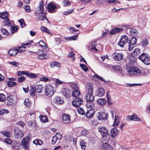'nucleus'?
Returning <instances> with one entry per match:
<instances>
[{
	"label": "nucleus",
	"mask_w": 150,
	"mask_h": 150,
	"mask_svg": "<svg viewBox=\"0 0 150 150\" xmlns=\"http://www.w3.org/2000/svg\"><path fill=\"white\" fill-rule=\"evenodd\" d=\"M77 37V35H75L74 36H72L69 37H65L64 39L65 40H68L69 41H71L72 40H75L76 38Z\"/></svg>",
	"instance_id": "obj_48"
},
{
	"label": "nucleus",
	"mask_w": 150,
	"mask_h": 150,
	"mask_svg": "<svg viewBox=\"0 0 150 150\" xmlns=\"http://www.w3.org/2000/svg\"><path fill=\"white\" fill-rule=\"evenodd\" d=\"M80 95V92L77 90H75L72 92V95L74 97H77Z\"/></svg>",
	"instance_id": "obj_41"
},
{
	"label": "nucleus",
	"mask_w": 150,
	"mask_h": 150,
	"mask_svg": "<svg viewBox=\"0 0 150 150\" xmlns=\"http://www.w3.org/2000/svg\"><path fill=\"white\" fill-rule=\"evenodd\" d=\"M1 31L2 33L4 35H8L10 34L9 32L5 29H1Z\"/></svg>",
	"instance_id": "obj_55"
},
{
	"label": "nucleus",
	"mask_w": 150,
	"mask_h": 150,
	"mask_svg": "<svg viewBox=\"0 0 150 150\" xmlns=\"http://www.w3.org/2000/svg\"><path fill=\"white\" fill-rule=\"evenodd\" d=\"M147 19L145 18H140L138 20V23L139 25L142 28H144L146 24Z\"/></svg>",
	"instance_id": "obj_13"
},
{
	"label": "nucleus",
	"mask_w": 150,
	"mask_h": 150,
	"mask_svg": "<svg viewBox=\"0 0 150 150\" xmlns=\"http://www.w3.org/2000/svg\"><path fill=\"white\" fill-rule=\"evenodd\" d=\"M136 30L132 28L129 31V33L132 36H135L137 35V32Z\"/></svg>",
	"instance_id": "obj_40"
},
{
	"label": "nucleus",
	"mask_w": 150,
	"mask_h": 150,
	"mask_svg": "<svg viewBox=\"0 0 150 150\" xmlns=\"http://www.w3.org/2000/svg\"><path fill=\"white\" fill-rule=\"evenodd\" d=\"M60 8V6L57 4L50 3L48 4V11L51 13L56 12L57 11V9Z\"/></svg>",
	"instance_id": "obj_3"
},
{
	"label": "nucleus",
	"mask_w": 150,
	"mask_h": 150,
	"mask_svg": "<svg viewBox=\"0 0 150 150\" xmlns=\"http://www.w3.org/2000/svg\"><path fill=\"white\" fill-rule=\"evenodd\" d=\"M127 117L131 120L137 121L139 122L142 121V120L136 115H129Z\"/></svg>",
	"instance_id": "obj_21"
},
{
	"label": "nucleus",
	"mask_w": 150,
	"mask_h": 150,
	"mask_svg": "<svg viewBox=\"0 0 150 150\" xmlns=\"http://www.w3.org/2000/svg\"><path fill=\"white\" fill-rule=\"evenodd\" d=\"M105 93V91L103 88H100L97 91V96L99 97H101L103 96Z\"/></svg>",
	"instance_id": "obj_32"
},
{
	"label": "nucleus",
	"mask_w": 150,
	"mask_h": 150,
	"mask_svg": "<svg viewBox=\"0 0 150 150\" xmlns=\"http://www.w3.org/2000/svg\"><path fill=\"white\" fill-rule=\"evenodd\" d=\"M108 115L103 112H99L98 117L99 120H106L108 118Z\"/></svg>",
	"instance_id": "obj_11"
},
{
	"label": "nucleus",
	"mask_w": 150,
	"mask_h": 150,
	"mask_svg": "<svg viewBox=\"0 0 150 150\" xmlns=\"http://www.w3.org/2000/svg\"><path fill=\"white\" fill-rule=\"evenodd\" d=\"M11 29L12 30V33H14L15 32H16L18 30V28L16 26H12L11 28Z\"/></svg>",
	"instance_id": "obj_64"
},
{
	"label": "nucleus",
	"mask_w": 150,
	"mask_h": 150,
	"mask_svg": "<svg viewBox=\"0 0 150 150\" xmlns=\"http://www.w3.org/2000/svg\"><path fill=\"white\" fill-rule=\"evenodd\" d=\"M113 59L116 61H120L123 58V54L122 53L119 51H117L115 52L113 55Z\"/></svg>",
	"instance_id": "obj_8"
},
{
	"label": "nucleus",
	"mask_w": 150,
	"mask_h": 150,
	"mask_svg": "<svg viewBox=\"0 0 150 150\" xmlns=\"http://www.w3.org/2000/svg\"><path fill=\"white\" fill-rule=\"evenodd\" d=\"M140 50L139 48L136 49L133 52V54L134 57H137L140 54Z\"/></svg>",
	"instance_id": "obj_42"
},
{
	"label": "nucleus",
	"mask_w": 150,
	"mask_h": 150,
	"mask_svg": "<svg viewBox=\"0 0 150 150\" xmlns=\"http://www.w3.org/2000/svg\"><path fill=\"white\" fill-rule=\"evenodd\" d=\"M97 102L98 104L102 106L105 105L106 103L105 99L101 98L98 99Z\"/></svg>",
	"instance_id": "obj_30"
},
{
	"label": "nucleus",
	"mask_w": 150,
	"mask_h": 150,
	"mask_svg": "<svg viewBox=\"0 0 150 150\" xmlns=\"http://www.w3.org/2000/svg\"><path fill=\"white\" fill-rule=\"evenodd\" d=\"M39 118L41 122L44 123L47 122L48 121V119L46 116L44 115H40Z\"/></svg>",
	"instance_id": "obj_36"
},
{
	"label": "nucleus",
	"mask_w": 150,
	"mask_h": 150,
	"mask_svg": "<svg viewBox=\"0 0 150 150\" xmlns=\"http://www.w3.org/2000/svg\"><path fill=\"white\" fill-rule=\"evenodd\" d=\"M86 101H94V97L92 93H87L86 96Z\"/></svg>",
	"instance_id": "obj_24"
},
{
	"label": "nucleus",
	"mask_w": 150,
	"mask_h": 150,
	"mask_svg": "<svg viewBox=\"0 0 150 150\" xmlns=\"http://www.w3.org/2000/svg\"><path fill=\"white\" fill-rule=\"evenodd\" d=\"M14 135L15 137L17 139L21 138L24 136V133L21 130L16 127L14 129Z\"/></svg>",
	"instance_id": "obj_5"
},
{
	"label": "nucleus",
	"mask_w": 150,
	"mask_h": 150,
	"mask_svg": "<svg viewBox=\"0 0 150 150\" xmlns=\"http://www.w3.org/2000/svg\"><path fill=\"white\" fill-rule=\"evenodd\" d=\"M44 2L43 1L39 3V6L38 8V13H41L44 10Z\"/></svg>",
	"instance_id": "obj_22"
},
{
	"label": "nucleus",
	"mask_w": 150,
	"mask_h": 150,
	"mask_svg": "<svg viewBox=\"0 0 150 150\" xmlns=\"http://www.w3.org/2000/svg\"><path fill=\"white\" fill-rule=\"evenodd\" d=\"M25 48L23 47H20L16 49V50H17V53L18 52L21 53L25 51Z\"/></svg>",
	"instance_id": "obj_51"
},
{
	"label": "nucleus",
	"mask_w": 150,
	"mask_h": 150,
	"mask_svg": "<svg viewBox=\"0 0 150 150\" xmlns=\"http://www.w3.org/2000/svg\"><path fill=\"white\" fill-rule=\"evenodd\" d=\"M40 20L43 21L45 19H47L45 15L42 14L41 13H40L38 16Z\"/></svg>",
	"instance_id": "obj_47"
},
{
	"label": "nucleus",
	"mask_w": 150,
	"mask_h": 150,
	"mask_svg": "<svg viewBox=\"0 0 150 150\" xmlns=\"http://www.w3.org/2000/svg\"><path fill=\"white\" fill-rule=\"evenodd\" d=\"M4 142L6 143L9 144H11L13 142L12 140L8 138L4 140Z\"/></svg>",
	"instance_id": "obj_60"
},
{
	"label": "nucleus",
	"mask_w": 150,
	"mask_h": 150,
	"mask_svg": "<svg viewBox=\"0 0 150 150\" xmlns=\"http://www.w3.org/2000/svg\"><path fill=\"white\" fill-rule=\"evenodd\" d=\"M26 76L28 77L32 78H35L37 77V76L35 74L30 73L27 71H26Z\"/></svg>",
	"instance_id": "obj_34"
},
{
	"label": "nucleus",
	"mask_w": 150,
	"mask_h": 150,
	"mask_svg": "<svg viewBox=\"0 0 150 150\" xmlns=\"http://www.w3.org/2000/svg\"><path fill=\"white\" fill-rule=\"evenodd\" d=\"M102 136V142H103L107 143L110 139V136L108 134L105 135H101Z\"/></svg>",
	"instance_id": "obj_28"
},
{
	"label": "nucleus",
	"mask_w": 150,
	"mask_h": 150,
	"mask_svg": "<svg viewBox=\"0 0 150 150\" xmlns=\"http://www.w3.org/2000/svg\"><path fill=\"white\" fill-rule=\"evenodd\" d=\"M1 133L8 137H9L11 136L10 132H4V131H2L1 132Z\"/></svg>",
	"instance_id": "obj_53"
},
{
	"label": "nucleus",
	"mask_w": 150,
	"mask_h": 150,
	"mask_svg": "<svg viewBox=\"0 0 150 150\" xmlns=\"http://www.w3.org/2000/svg\"><path fill=\"white\" fill-rule=\"evenodd\" d=\"M8 13L6 11L0 13V18L3 19L4 20L8 18Z\"/></svg>",
	"instance_id": "obj_25"
},
{
	"label": "nucleus",
	"mask_w": 150,
	"mask_h": 150,
	"mask_svg": "<svg viewBox=\"0 0 150 150\" xmlns=\"http://www.w3.org/2000/svg\"><path fill=\"white\" fill-rule=\"evenodd\" d=\"M95 113L94 110L91 109L87 111L86 113V117L88 119L92 117Z\"/></svg>",
	"instance_id": "obj_20"
},
{
	"label": "nucleus",
	"mask_w": 150,
	"mask_h": 150,
	"mask_svg": "<svg viewBox=\"0 0 150 150\" xmlns=\"http://www.w3.org/2000/svg\"><path fill=\"white\" fill-rule=\"evenodd\" d=\"M93 77L95 78H97V79L100 80L101 81L103 82L104 83H106L108 82V81L105 80L104 79H103L102 77L99 76L97 74H95L93 76Z\"/></svg>",
	"instance_id": "obj_33"
},
{
	"label": "nucleus",
	"mask_w": 150,
	"mask_h": 150,
	"mask_svg": "<svg viewBox=\"0 0 150 150\" xmlns=\"http://www.w3.org/2000/svg\"><path fill=\"white\" fill-rule=\"evenodd\" d=\"M138 58L146 65L150 64V56L146 53H142L138 56Z\"/></svg>",
	"instance_id": "obj_1"
},
{
	"label": "nucleus",
	"mask_w": 150,
	"mask_h": 150,
	"mask_svg": "<svg viewBox=\"0 0 150 150\" xmlns=\"http://www.w3.org/2000/svg\"><path fill=\"white\" fill-rule=\"evenodd\" d=\"M21 143L24 150L28 149L29 143L27 140L26 138H24L22 140Z\"/></svg>",
	"instance_id": "obj_12"
},
{
	"label": "nucleus",
	"mask_w": 150,
	"mask_h": 150,
	"mask_svg": "<svg viewBox=\"0 0 150 150\" xmlns=\"http://www.w3.org/2000/svg\"><path fill=\"white\" fill-rule=\"evenodd\" d=\"M40 29L42 31L46 32L49 35L52 34L51 33L50 31V30L46 27L43 26H41Z\"/></svg>",
	"instance_id": "obj_35"
},
{
	"label": "nucleus",
	"mask_w": 150,
	"mask_h": 150,
	"mask_svg": "<svg viewBox=\"0 0 150 150\" xmlns=\"http://www.w3.org/2000/svg\"><path fill=\"white\" fill-rule=\"evenodd\" d=\"M113 69L114 72H119L122 71V68L119 65H115L113 66Z\"/></svg>",
	"instance_id": "obj_37"
},
{
	"label": "nucleus",
	"mask_w": 150,
	"mask_h": 150,
	"mask_svg": "<svg viewBox=\"0 0 150 150\" xmlns=\"http://www.w3.org/2000/svg\"><path fill=\"white\" fill-rule=\"evenodd\" d=\"M122 28H115L113 29V34L114 33H117L121 31H122Z\"/></svg>",
	"instance_id": "obj_49"
},
{
	"label": "nucleus",
	"mask_w": 150,
	"mask_h": 150,
	"mask_svg": "<svg viewBox=\"0 0 150 150\" xmlns=\"http://www.w3.org/2000/svg\"><path fill=\"white\" fill-rule=\"evenodd\" d=\"M51 67L52 68L57 67L59 68L60 67V64L57 62H51L50 64Z\"/></svg>",
	"instance_id": "obj_39"
},
{
	"label": "nucleus",
	"mask_w": 150,
	"mask_h": 150,
	"mask_svg": "<svg viewBox=\"0 0 150 150\" xmlns=\"http://www.w3.org/2000/svg\"><path fill=\"white\" fill-rule=\"evenodd\" d=\"M24 104L27 107H30L31 105V103L29 101L28 99H26L24 103Z\"/></svg>",
	"instance_id": "obj_59"
},
{
	"label": "nucleus",
	"mask_w": 150,
	"mask_h": 150,
	"mask_svg": "<svg viewBox=\"0 0 150 150\" xmlns=\"http://www.w3.org/2000/svg\"><path fill=\"white\" fill-rule=\"evenodd\" d=\"M20 23V25L22 28L24 27L25 26V23L23 19L21 18L18 20Z\"/></svg>",
	"instance_id": "obj_52"
},
{
	"label": "nucleus",
	"mask_w": 150,
	"mask_h": 150,
	"mask_svg": "<svg viewBox=\"0 0 150 150\" xmlns=\"http://www.w3.org/2000/svg\"><path fill=\"white\" fill-rule=\"evenodd\" d=\"M128 38L126 35H123L121 36V38L119 41L118 44L121 47H123L125 44L128 42Z\"/></svg>",
	"instance_id": "obj_4"
},
{
	"label": "nucleus",
	"mask_w": 150,
	"mask_h": 150,
	"mask_svg": "<svg viewBox=\"0 0 150 150\" xmlns=\"http://www.w3.org/2000/svg\"><path fill=\"white\" fill-rule=\"evenodd\" d=\"M118 134V130L116 127L113 128V138L116 137Z\"/></svg>",
	"instance_id": "obj_54"
},
{
	"label": "nucleus",
	"mask_w": 150,
	"mask_h": 150,
	"mask_svg": "<svg viewBox=\"0 0 150 150\" xmlns=\"http://www.w3.org/2000/svg\"><path fill=\"white\" fill-rule=\"evenodd\" d=\"M20 146V143L15 142L13 144L12 147L14 150H19Z\"/></svg>",
	"instance_id": "obj_26"
},
{
	"label": "nucleus",
	"mask_w": 150,
	"mask_h": 150,
	"mask_svg": "<svg viewBox=\"0 0 150 150\" xmlns=\"http://www.w3.org/2000/svg\"><path fill=\"white\" fill-rule=\"evenodd\" d=\"M46 95L48 97L51 96L54 93V90L52 86L50 84H47L45 86Z\"/></svg>",
	"instance_id": "obj_2"
},
{
	"label": "nucleus",
	"mask_w": 150,
	"mask_h": 150,
	"mask_svg": "<svg viewBox=\"0 0 150 150\" xmlns=\"http://www.w3.org/2000/svg\"><path fill=\"white\" fill-rule=\"evenodd\" d=\"M62 119L63 123H68L70 121V116L69 115L64 114L62 116Z\"/></svg>",
	"instance_id": "obj_14"
},
{
	"label": "nucleus",
	"mask_w": 150,
	"mask_h": 150,
	"mask_svg": "<svg viewBox=\"0 0 150 150\" xmlns=\"http://www.w3.org/2000/svg\"><path fill=\"white\" fill-rule=\"evenodd\" d=\"M43 51L41 50H39V52H36V54L38 55V59L40 60L46 59L48 58V55L45 54H43Z\"/></svg>",
	"instance_id": "obj_9"
},
{
	"label": "nucleus",
	"mask_w": 150,
	"mask_h": 150,
	"mask_svg": "<svg viewBox=\"0 0 150 150\" xmlns=\"http://www.w3.org/2000/svg\"><path fill=\"white\" fill-rule=\"evenodd\" d=\"M8 54L12 56H15L17 54V50L16 49H10L8 52Z\"/></svg>",
	"instance_id": "obj_29"
},
{
	"label": "nucleus",
	"mask_w": 150,
	"mask_h": 150,
	"mask_svg": "<svg viewBox=\"0 0 150 150\" xmlns=\"http://www.w3.org/2000/svg\"><path fill=\"white\" fill-rule=\"evenodd\" d=\"M9 112V111L7 110L3 109L0 111V115H3L4 113L7 114Z\"/></svg>",
	"instance_id": "obj_63"
},
{
	"label": "nucleus",
	"mask_w": 150,
	"mask_h": 150,
	"mask_svg": "<svg viewBox=\"0 0 150 150\" xmlns=\"http://www.w3.org/2000/svg\"><path fill=\"white\" fill-rule=\"evenodd\" d=\"M58 140V138L57 137V136H54L52 138V144H54L56 143L57 141Z\"/></svg>",
	"instance_id": "obj_61"
},
{
	"label": "nucleus",
	"mask_w": 150,
	"mask_h": 150,
	"mask_svg": "<svg viewBox=\"0 0 150 150\" xmlns=\"http://www.w3.org/2000/svg\"><path fill=\"white\" fill-rule=\"evenodd\" d=\"M98 131L100 132L101 135L108 134V132L106 128L103 127H101L98 128Z\"/></svg>",
	"instance_id": "obj_18"
},
{
	"label": "nucleus",
	"mask_w": 150,
	"mask_h": 150,
	"mask_svg": "<svg viewBox=\"0 0 150 150\" xmlns=\"http://www.w3.org/2000/svg\"><path fill=\"white\" fill-rule=\"evenodd\" d=\"M61 92L66 98H68L70 94L69 90L67 88H63Z\"/></svg>",
	"instance_id": "obj_15"
},
{
	"label": "nucleus",
	"mask_w": 150,
	"mask_h": 150,
	"mask_svg": "<svg viewBox=\"0 0 150 150\" xmlns=\"http://www.w3.org/2000/svg\"><path fill=\"white\" fill-rule=\"evenodd\" d=\"M101 148L102 150H111L112 147L107 143L105 142L102 145Z\"/></svg>",
	"instance_id": "obj_19"
},
{
	"label": "nucleus",
	"mask_w": 150,
	"mask_h": 150,
	"mask_svg": "<svg viewBox=\"0 0 150 150\" xmlns=\"http://www.w3.org/2000/svg\"><path fill=\"white\" fill-rule=\"evenodd\" d=\"M128 72H129V74L132 75V74H141L142 73V71L139 68L134 67L129 69L128 70Z\"/></svg>",
	"instance_id": "obj_7"
},
{
	"label": "nucleus",
	"mask_w": 150,
	"mask_h": 150,
	"mask_svg": "<svg viewBox=\"0 0 150 150\" xmlns=\"http://www.w3.org/2000/svg\"><path fill=\"white\" fill-rule=\"evenodd\" d=\"M7 84L9 87H13L16 85L17 83L15 82L8 81Z\"/></svg>",
	"instance_id": "obj_50"
},
{
	"label": "nucleus",
	"mask_w": 150,
	"mask_h": 150,
	"mask_svg": "<svg viewBox=\"0 0 150 150\" xmlns=\"http://www.w3.org/2000/svg\"><path fill=\"white\" fill-rule=\"evenodd\" d=\"M78 112L80 114L83 115H84L85 112L82 108L81 107H78L77 109Z\"/></svg>",
	"instance_id": "obj_46"
},
{
	"label": "nucleus",
	"mask_w": 150,
	"mask_h": 150,
	"mask_svg": "<svg viewBox=\"0 0 150 150\" xmlns=\"http://www.w3.org/2000/svg\"><path fill=\"white\" fill-rule=\"evenodd\" d=\"M85 143H86L84 141H81L80 143V144L81 146V148L83 150H85L86 148L85 146Z\"/></svg>",
	"instance_id": "obj_57"
},
{
	"label": "nucleus",
	"mask_w": 150,
	"mask_h": 150,
	"mask_svg": "<svg viewBox=\"0 0 150 150\" xmlns=\"http://www.w3.org/2000/svg\"><path fill=\"white\" fill-rule=\"evenodd\" d=\"M96 41H93L91 43V46L92 47L90 48L91 50H95L96 51H98V50L96 48Z\"/></svg>",
	"instance_id": "obj_45"
},
{
	"label": "nucleus",
	"mask_w": 150,
	"mask_h": 150,
	"mask_svg": "<svg viewBox=\"0 0 150 150\" xmlns=\"http://www.w3.org/2000/svg\"><path fill=\"white\" fill-rule=\"evenodd\" d=\"M137 43L136 38L134 37L131 38L129 41L128 43V50L129 51L132 50L134 46Z\"/></svg>",
	"instance_id": "obj_6"
},
{
	"label": "nucleus",
	"mask_w": 150,
	"mask_h": 150,
	"mask_svg": "<svg viewBox=\"0 0 150 150\" xmlns=\"http://www.w3.org/2000/svg\"><path fill=\"white\" fill-rule=\"evenodd\" d=\"M149 44L148 40L146 38L143 39L140 43L141 45L143 47L147 46Z\"/></svg>",
	"instance_id": "obj_38"
},
{
	"label": "nucleus",
	"mask_w": 150,
	"mask_h": 150,
	"mask_svg": "<svg viewBox=\"0 0 150 150\" xmlns=\"http://www.w3.org/2000/svg\"><path fill=\"white\" fill-rule=\"evenodd\" d=\"M33 143L36 145H41L43 144V142L39 139H36L33 141Z\"/></svg>",
	"instance_id": "obj_43"
},
{
	"label": "nucleus",
	"mask_w": 150,
	"mask_h": 150,
	"mask_svg": "<svg viewBox=\"0 0 150 150\" xmlns=\"http://www.w3.org/2000/svg\"><path fill=\"white\" fill-rule=\"evenodd\" d=\"M6 104L8 106H11L14 104L13 97L12 96H10L7 98Z\"/></svg>",
	"instance_id": "obj_17"
},
{
	"label": "nucleus",
	"mask_w": 150,
	"mask_h": 150,
	"mask_svg": "<svg viewBox=\"0 0 150 150\" xmlns=\"http://www.w3.org/2000/svg\"><path fill=\"white\" fill-rule=\"evenodd\" d=\"M43 89V88L41 85H37L35 87V90L36 93H41Z\"/></svg>",
	"instance_id": "obj_23"
},
{
	"label": "nucleus",
	"mask_w": 150,
	"mask_h": 150,
	"mask_svg": "<svg viewBox=\"0 0 150 150\" xmlns=\"http://www.w3.org/2000/svg\"><path fill=\"white\" fill-rule=\"evenodd\" d=\"M6 96L3 93L0 94V101L4 102L6 100Z\"/></svg>",
	"instance_id": "obj_56"
},
{
	"label": "nucleus",
	"mask_w": 150,
	"mask_h": 150,
	"mask_svg": "<svg viewBox=\"0 0 150 150\" xmlns=\"http://www.w3.org/2000/svg\"><path fill=\"white\" fill-rule=\"evenodd\" d=\"M83 103L82 99L79 98H77L73 100L72 102V104L74 107H76Z\"/></svg>",
	"instance_id": "obj_10"
},
{
	"label": "nucleus",
	"mask_w": 150,
	"mask_h": 150,
	"mask_svg": "<svg viewBox=\"0 0 150 150\" xmlns=\"http://www.w3.org/2000/svg\"><path fill=\"white\" fill-rule=\"evenodd\" d=\"M86 87L87 93H92L93 90V87L91 83H87Z\"/></svg>",
	"instance_id": "obj_16"
},
{
	"label": "nucleus",
	"mask_w": 150,
	"mask_h": 150,
	"mask_svg": "<svg viewBox=\"0 0 150 150\" xmlns=\"http://www.w3.org/2000/svg\"><path fill=\"white\" fill-rule=\"evenodd\" d=\"M119 117L115 115L114 119V122L113 123V127H117L119 122Z\"/></svg>",
	"instance_id": "obj_31"
},
{
	"label": "nucleus",
	"mask_w": 150,
	"mask_h": 150,
	"mask_svg": "<svg viewBox=\"0 0 150 150\" xmlns=\"http://www.w3.org/2000/svg\"><path fill=\"white\" fill-rule=\"evenodd\" d=\"M88 131L87 130L84 129L82 130L81 132V136H86L88 134Z\"/></svg>",
	"instance_id": "obj_58"
},
{
	"label": "nucleus",
	"mask_w": 150,
	"mask_h": 150,
	"mask_svg": "<svg viewBox=\"0 0 150 150\" xmlns=\"http://www.w3.org/2000/svg\"><path fill=\"white\" fill-rule=\"evenodd\" d=\"M80 66L81 68L84 71H86L88 70V67L85 65L83 64H80Z\"/></svg>",
	"instance_id": "obj_62"
},
{
	"label": "nucleus",
	"mask_w": 150,
	"mask_h": 150,
	"mask_svg": "<svg viewBox=\"0 0 150 150\" xmlns=\"http://www.w3.org/2000/svg\"><path fill=\"white\" fill-rule=\"evenodd\" d=\"M3 22L5 25L11 26V23L9 21V18L4 20Z\"/></svg>",
	"instance_id": "obj_44"
},
{
	"label": "nucleus",
	"mask_w": 150,
	"mask_h": 150,
	"mask_svg": "<svg viewBox=\"0 0 150 150\" xmlns=\"http://www.w3.org/2000/svg\"><path fill=\"white\" fill-rule=\"evenodd\" d=\"M94 101H86V106L88 108L92 109L94 106Z\"/></svg>",
	"instance_id": "obj_27"
}]
</instances>
